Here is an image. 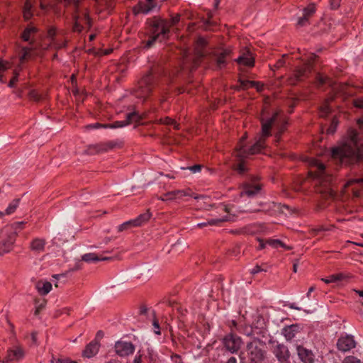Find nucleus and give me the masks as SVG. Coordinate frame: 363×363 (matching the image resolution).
Instances as JSON below:
<instances>
[{
	"mask_svg": "<svg viewBox=\"0 0 363 363\" xmlns=\"http://www.w3.org/2000/svg\"><path fill=\"white\" fill-rule=\"evenodd\" d=\"M235 62L239 65L246 66L248 67H252L255 65V58L250 50L245 51L238 59L235 60Z\"/></svg>",
	"mask_w": 363,
	"mask_h": 363,
	"instance_id": "obj_21",
	"label": "nucleus"
},
{
	"mask_svg": "<svg viewBox=\"0 0 363 363\" xmlns=\"http://www.w3.org/2000/svg\"><path fill=\"white\" fill-rule=\"evenodd\" d=\"M317 56L311 53L308 62L302 66L297 67L291 77H289L288 82L291 85H296L300 82H303L308 79L313 70V62L315 60Z\"/></svg>",
	"mask_w": 363,
	"mask_h": 363,
	"instance_id": "obj_7",
	"label": "nucleus"
},
{
	"mask_svg": "<svg viewBox=\"0 0 363 363\" xmlns=\"http://www.w3.org/2000/svg\"><path fill=\"white\" fill-rule=\"evenodd\" d=\"M262 271L266 272V269H262V268L260 266H259V265H256V266H255V267L252 269L251 273H252V274H257V273H259V272H262Z\"/></svg>",
	"mask_w": 363,
	"mask_h": 363,
	"instance_id": "obj_60",
	"label": "nucleus"
},
{
	"mask_svg": "<svg viewBox=\"0 0 363 363\" xmlns=\"http://www.w3.org/2000/svg\"><path fill=\"white\" fill-rule=\"evenodd\" d=\"M8 62H4V61H2L1 59H0V71L1 70H6L8 69Z\"/></svg>",
	"mask_w": 363,
	"mask_h": 363,
	"instance_id": "obj_62",
	"label": "nucleus"
},
{
	"mask_svg": "<svg viewBox=\"0 0 363 363\" xmlns=\"http://www.w3.org/2000/svg\"><path fill=\"white\" fill-rule=\"evenodd\" d=\"M277 113H275L273 116L266 121H262V137L260 138H264L266 140V138L271 135L270 130L277 120Z\"/></svg>",
	"mask_w": 363,
	"mask_h": 363,
	"instance_id": "obj_22",
	"label": "nucleus"
},
{
	"mask_svg": "<svg viewBox=\"0 0 363 363\" xmlns=\"http://www.w3.org/2000/svg\"><path fill=\"white\" fill-rule=\"evenodd\" d=\"M153 326H154V329H155L154 330L155 333L157 335H160L161 332H160V325L157 320H155L153 321Z\"/></svg>",
	"mask_w": 363,
	"mask_h": 363,
	"instance_id": "obj_58",
	"label": "nucleus"
},
{
	"mask_svg": "<svg viewBox=\"0 0 363 363\" xmlns=\"http://www.w3.org/2000/svg\"><path fill=\"white\" fill-rule=\"evenodd\" d=\"M111 259V257H99L95 253H86L82 257V259L86 262H96L98 261H105Z\"/></svg>",
	"mask_w": 363,
	"mask_h": 363,
	"instance_id": "obj_28",
	"label": "nucleus"
},
{
	"mask_svg": "<svg viewBox=\"0 0 363 363\" xmlns=\"http://www.w3.org/2000/svg\"><path fill=\"white\" fill-rule=\"evenodd\" d=\"M125 125H127V124H126V121L125 120L123 121H115L113 123L106 124V128H118L124 127Z\"/></svg>",
	"mask_w": 363,
	"mask_h": 363,
	"instance_id": "obj_44",
	"label": "nucleus"
},
{
	"mask_svg": "<svg viewBox=\"0 0 363 363\" xmlns=\"http://www.w3.org/2000/svg\"><path fill=\"white\" fill-rule=\"evenodd\" d=\"M300 332V326L297 324L286 326L282 330V334L286 340L290 341L296 337V335Z\"/></svg>",
	"mask_w": 363,
	"mask_h": 363,
	"instance_id": "obj_24",
	"label": "nucleus"
},
{
	"mask_svg": "<svg viewBox=\"0 0 363 363\" xmlns=\"http://www.w3.org/2000/svg\"><path fill=\"white\" fill-rule=\"evenodd\" d=\"M252 327L255 328V333L257 335L264 336L267 332L266 324L264 319L261 315H257L252 323Z\"/></svg>",
	"mask_w": 363,
	"mask_h": 363,
	"instance_id": "obj_23",
	"label": "nucleus"
},
{
	"mask_svg": "<svg viewBox=\"0 0 363 363\" xmlns=\"http://www.w3.org/2000/svg\"><path fill=\"white\" fill-rule=\"evenodd\" d=\"M354 106L357 108H363V99H357L354 101Z\"/></svg>",
	"mask_w": 363,
	"mask_h": 363,
	"instance_id": "obj_59",
	"label": "nucleus"
},
{
	"mask_svg": "<svg viewBox=\"0 0 363 363\" xmlns=\"http://www.w3.org/2000/svg\"><path fill=\"white\" fill-rule=\"evenodd\" d=\"M21 199H13L5 211V213L7 215H11L13 213L17 208V207L19 205Z\"/></svg>",
	"mask_w": 363,
	"mask_h": 363,
	"instance_id": "obj_37",
	"label": "nucleus"
},
{
	"mask_svg": "<svg viewBox=\"0 0 363 363\" xmlns=\"http://www.w3.org/2000/svg\"><path fill=\"white\" fill-rule=\"evenodd\" d=\"M309 176L315 180V191L323 197H334L335 191L333 189V175L329 174L323 163L317 159L312 158L309 162Z\"/></svg>",
	"mask_w": 363,
	"mask_h": 363,
	"instance_id": "obj_2",
	"label": "nucleus"
},
{
	"mask_svg": "<svg viewBox=\"0 0 363 363\" xmlns=\"http://www.w3.org/2000/svg\"><path fill=\"white\" fill-rule=\"evenodd\" d=\"M24 350L21 347L16 346L13 348L9 349L6 356V362L18 361L23 358Z\"/></svg>",
	"mask_w": 363,
	"mask_h": 363,
	"instance_id": "obj_19",
	"label": "nucleus"
},
{
	"mask_svg": "<svg viewBox=\"0 0 363 363\" xmlns=\"http://www.w3.org/2000/svg\"><path fill=\"white\" fill-rule=\"evenodd\" d=\"M132 227H134L133 223H132V220H130L124 222L123 224L120 225L118 227V231L123 232V230H125Z\"/></svg>",
	"mask_w": 363,
	"mask_h": 363,
	"instance_id": "obj_45",
	"label": "nucleus"
},
{
	"mask_svg": "<svg viewBox=\"0 0 363 363\" xmlns=\"http://www.w3.org/2000/svg\"><path fill=\"white\" fill-rule=\"evenodd\" d=\"M36 289L40 295L48 294L52 289V284L49 281H38Z\"/></svg>",
	"mask_w": 363,
	"mask_h": 363,
	"instance_id": "obj_29",
	"label": "nucleus"
},
{
	"mask_svg": "<svg viewBox=\"0 0 363 363\" xmlns=\"http://www.w3.org/2000/svg\"><path fill=\"white\" fill-rule=\"evenodd\" d=\"M56 29L54 27H50L48 30V37L50 39V41L55 40Z\"/></svg>",
	"mask_w": 363,
	"mask_h": 363,
	"instance_id": "obj_53",
	"label": "nucleus"
},
{
	"mask_svg": "<svg viewBox=\"0 0 363 363\" xmlns=\"http://www.w3.org/2000/svg\"><path fill=\"white\" fill-rule=\"evenodd\" d=\"M286 56V55H284L282 58L278 60L276 62V64L274 65V67L276 69H279L281 67H282L284 64H285V60H284V57Z\"/></svg>",
	"mask_w": 363,
	"mask_h": 363,
	"instance_id": "obj_57",
	"label": "nucleus"
},
{
	"mask_svg": "<svg viewBox=\"0 0 363 363\" xmlns=\"http://www.w3.org/2000/svg\"><path fill=\"white\" fill-rule=\"evenodd\" d=\"M242 339L235 334L230 333L223 339L225 348L231 353H236L241 347Z\"/></svg>",
	"mask_w": 363,
	"mask_h": 363,
	"instance_id": "obj_13",
	"label": "nucleus"
},
{
	"mask_svg": "<svg viewBox=\"0 0 363 363\" xmlns=\"http://www.w3.org/2000/svg\"><path fill=\"white\" fill-rule=\"evenodd\" d=\"M99 347V341L98 340H94L86 346L82 352V355L86 358L93 357L98 353Z\"/></svg>",
	"mask_w": 363,
	"mask_h": 363,
	"instance_id": "obj_20",
	"label": "nucleus"
},
{
	"mask_svg": "<svg viewBox=\"0 0 363 363\" xmlns=\"http://www.w3.org/2000/svg\"><path fill=\"white\" fill-rule=\"evenodd\" d=\"M347 277V276L342 273H338L330 275L327 278H323L321 280L324 281L325 284H330V283H335L338 281H341L345 279Z\"/></svg>",
	"mask_w": 363,
	"mask_h": 363,
	"instance_id": "obj_30",
	"label": "nucleus"
},
{
	"mask_svg": "<svg viewBox=\"0 0 363 363\" xmlns=\"http://www.w3.org/2000/svg\"><path fill=\"white\" fill-rule=\"evenodd\" d=\"M28 97L35 102H39L43 99L42 95L39 94L35 90H30L28 93Z\"/></svg>",
	"mask_w": 363,
	"mask_h": 363,
	"instance_id": "obj_40",
	"label": "nucleus"
},
{
	"mask_svg": "<svg viewBox=\"0 0 363 363\" xmlns=\"http://www.w3.org/2000/svg\"><path fill=\"white\" fill-rule=\"evenodd\" d=\"M32 48L29 47H23L21 50V55L20 57L21 61H23L30 57V52L32 50Z\"/></svg>",
	"mask_w": 363,
	"mask_h": 363,
	"instance_id": "obj_41",
	"label": "nucleus"
},
{
	"mask_svg": "<svg viewBox=\"0 0 363 363\" xmlns=\"http://www.w3.org/2000/svg\"><path fill=\"white\" fill-rule=\"evenodd\" d=\"M238 82L240 83L239 86L236 87L237 90L243 89L246 90L252 86H255L256 84H257V82L255 81H250V80H245L242 79H238Z\"/></svg>",
	"mask_w": 363,
	"mask_h": 363,
	"instance_id": "obj_34",
	"label": "nucleus"
},
{
	"mask_svg": "<svg viewBox=\"0 0 363 363\" xmlns=\"http://www.w3.org/2000/svg\"><path fill=\"white\" fill-rule=\"evenodd\" d=\"M32 9L33 5L31 4V1H25V4L23 9V15L26 21H28L33 16V12Z\"/></svg>",
	"mask_w": 363,
	"mask_h": 363,
	"instance_id": "obj_33",
	"label": "nucleus"
},
{
	"mask_svg": "<svg viewBox=\"0 0 363 363\" xmlns=\"http://www.w3.org/2000/svg\"><path fill=\"white\" fill-rule=\"evenodd\" d=\"M330 112V108L327 103L322 106L320 108V116L321 117H326Z\"/></svg>",
	"mask_w": 363,
	"mask_h": 363,
	"instance_id": "obj_46",
	"label": "nucleus"
},
{
	"mask_svg": "<svg viewBox=\"0 0 363 363\" xmlns=\"http://www.w3.org/2000/svg\"><path fill=\"white\" fill-rule=\"evenodd\" d=\"M338 124V121L336 117H334L331 121L330 127L327 129V134H333L336 131Z\"/></svg>",
	"mask_w": 363,
	"mask_h": 363,
	"instance_id": "obj_42",
	"label": "nucleus"
},
{
	"mask_svg": "<svg viewBox=\"0 0 363 363\" xmlns=\"http://www.w3.org/2000/svg\"><path fill=\"white\" fill-rule=\"evenodd\" d=\"M342 363H362L360 359L354 356H348L345 358Z\"/></svg>",
	"mask_w": 363,
	"mask_h": 363,
	"instance_id": "obj_51",
	"label": "nucleus"
},
{
	"mask_svg": "<svg viewBox=\"0 0 363 363\" xmlns=\"http://www.w3.org/2000/svg\"><path fill=\"white\" fill-rule=\"evenodd\" d=\"M46 240L43 238H35L32 240L30 245V248L32 251L36 252H42L45 250Z\"/></svg>",
	"mask_w": 363,
	"mask_h": 363,
	"instance_id": "obj_26",
	"label": "nucleus"
},
{
	"mask_svg": "<svg viewBox=\"0 0 363 363\" xmlns=\"http://www.w3.org/2000/svg\"><path fill=\"white\" fill-rule=\"evenodd\" d=\"M83 28V26H81L78 22L77 21H75L74 26H73V30L74 31H77V32H80L82 31Z\"/></svg>",
	"mask_w": 363,
	"mask_h": 363,
	"instance_id": "obj_61",
	"label": "nucleus"
},
{
	"mask_svg": "<svg viewBox=\"0 0 363 363\" xmlns=\"http://www.w3.org/2000/svg\"><path fill=\"white\" fill-rule=\"evenodd\" d=\"M258 177H253L250 181L245 182L242 185V191L240 193V196H247V197H254L262 190V185L257 182Z\"/></svg>",
	"mask_w": 363,
	"mask_h": 363,
	"instance_id": "obj_12",
	"label": "nucleus"
},
{
	"mask_svg": "<svg viewBox=\"0 0 363 363\" xmlns=\"http://www.w3.org/2000/svg\"><path fill=\"white\" fill-rule=\"evenodd\" d=\"M245 140L246 136H242L235 147V156L239 157L240 160L260 152L265 146L264 138H259L250 147L247 148L245 145Z\"/></svg>",
	"mask_w": 363,
	"mask_h": 363,
	"instance_id": "obj_6",
	"label": "nucleus"
},
{
	"mask_svg": "<svg viewBox=\"0 0 363 363\" xmlns=\"http://www.w3.org/2000/svg\"><path fill=\"white\" fill-rule=\"evenodd\" d=\"M122 146L123 142L119 140H109L91 145L88 147V151L91 154H101L116 148H121Z\"/></svg>",
	"mask_w": 363,
	"mask_h": 363,
	"instance_id": "obj_9",
	"label": "nucleus"
},
{
	"mask_svg": "<svg viewBox=\"0 0 363 363\" xmlns=\"http://www.w3.org/2000/svg\"><path fill=\"white\" fill-rule=\"evenodd\" d=\"M56 363H77L75 361H72L69 359H57L56 361Z\"/></svg>",
	"mask_w": 363,
	"mask_h": 363,
	"instance_id": "obj_64",
	"label": "nucleus"
},
{
	"mask_svg": "<svg viewBox=\"0 0 363 363\" xmlns=\"http://www.w3.org/2000/svg\"><path fill=\"white\" fill-rule=\"evenodd\" d=\"M24 222H16L6 225L0 233V256L11 252L13 247L18 232L23 228Z\"/></svg>",
	"mask_w": 363,
	"mask_h": 363,
	"instance_id": "obj_4",
	"label": "nucleus"
},
{
	"mask_svg": "<svg viewBox=\"0 0 363 363\" xmlns=\"http://www.w3.org/2000/svg\"><path fill=\"white\" fill-rule=\"evenodd\" d=\"M155 86V77L150 71L138 82V88L135 91V96L138 98L145 99L150 95Z\"/></svg>",
	"mask_w": 363,
	"mask_h": 363,
	"instance_id": "obj_8",
	"label": "nucleus"
},
{
	"mask_svg": "<svg viewBox=\"0 0 363 363\" xmlns=\"http://www.w3.org/2000/svg\"><path fill=\"white\" fill-rule=\"evenodd\" d=\"M38 29L35 26L28 25L21 33V38L26 42H29L30 45H33V36L37 33Z\"/></svg>",
	"mask_w": 363,
	"mask_h": 363,
	"instance_id": "obj_25",
	"label": "nucleus"
},
{
	"mask_svg": "<svg viewBox=\"0 0 363 363\" xmlns=\"http://www.w3.org/2000/svg\"><path fill=\"white\" fill-rule=\"evenodd\" d=\"M245 355L247 363H262L266 357L265 343L254 337L247 343Z\"/></svg>",
	"mask_w": 363,
	"mask_h": 363,
	"instance_id": "obj_5",
	"label": "nucleus"
},
{
	"mask_svg": "<svg viewBox=\"0 0 363 363\" xmlns=\"http://www.w3.org/2000/svg\"><path fill=\"white\" fill-rule=\"evenodd\" d=\"M50 46H53L55 49H61L66 46V42H60L57 39L53 40L50 43Z\"/></svg>",
	"mask_w": 363,
	"mask_h": 363,
	"instance_id": "obj_48",
	"label": "nucleus"
},
{
	"mask_svg": "<svg viewBox=\"0 0 363 363\" xmlns=\"http://www.w3.org/2000/svg\"><path fill=\"white\" fill-rule=\"evenodd\" d=\"M315 79L318 86H322L326 82V78L323 77L320 74L318 73Z\"/></svg>",
	"mask_w": 363,
	"mask_h": 363,
	"instance_id": "obj_56",
	"label": "nucleus"
},
{
	"mask_svg": "<svg viewBox=\"0 0 363 363\" xmlns=\"http://www.w3.org/2000/svg\"><path fill=\"white\" fill-rule=\"evenodd\" d=\"M362 143L359 134L355 130H350L345 141L331 150L332 157L342 164H353L363 162Z\"/></svg>",
	"mask_w": 363,
	"mask_h": 363,
	"instance_id": "obj_1",
	"label": "nucleus"
},
{
	"mask_svg": "<svg viewBox=\"0 0 363 363\" xmlns=\"http://www.w3.org/2000/svg\"><path fill=\"white\" fill-rule=\"evenodd\" d=\"M142 117L139 115L138 112L133 111L131 113H129L126 115V124L129 125L131 123L135 122H140L142 120Z\"/></svg>",
	"mask_w": 363,
	"mask_h": 363,
	"instance_id": "obj_36",
	"label": "nucleus"
},
{
	"mask_svg": "<svg viewBox=\"0 0 363 363\" xmlns=\"http://www.w3.org/2000/svg\"><path fill=\"white\" fill-rule=\"evenodd\" d=\"M180 14L177 13L174 16H171V18L169 21L172 26H175L180 21Z\"/></svg>",
	"mask_w": 363,
	"mask_h": 363,
	"instance_id": "obj_52",
	"label": "nucleus"
},
{
	"mask_svg": "<svg viewBox=\"0 0 363 363\" xmlns=\"http://www.w3.org/2000/svg\"><path fill=\"white\" fill-rule=\"evenodd\" d=\"M273 354L280 363H290V352L284 344L277 343L273 346Z\"/></svg>",
	"mask_w": 363,
	"mask_h": 363,
	"instance_id": "obj_17",
	"label": "nucleus"
},
{
	"mask_svg": "<svg viewBox=\"0 0 363 363\" xmlns=\"http://www.w3.org/2000/svg\"><path fill=\"white\" fill-rule=\"evenodd\" d=\"M160 123L161 124H164L167 125H174V128L177 130L179 129V124H178L174 119L169 118V117H165L164 118L160 119Z\"/></svg>",
	"mask_w": 363,
	"mask_h": 363,
	"instance_id": "obj_38",
	"label": "nucleus"
},
{
	"mask_svg": "<svg viewBox=\"0 0 363 363\" xmlns=\"http://www.w3.org/2000/svg\"><path fill=\"white\" fill-rule=\"evenodd\" d=\"M206 45L207 42L204 38H198L195 48L196 57L194 60L193 68L197 67L205 58L214 63L215 69L225 68L228 65V60L230 56L231 50L228 48H218L207 56L205 50Z\"/></svg>",
	"mask_w": 363,
	"mask_h": 363,
	"instance_id": "obj_3",
	"label": "nucleus"
},
{
	"mask_svg": "<svg viewBox=\"0 0 363 363\" xmlns=\"http://www.w3.org/2000/svg\"><path fill=\"white\" fill-rule=\"evenodd\" d=\"M244 333L247 336L257 335L256 333H255V328L252 327V325L245 327L244 330Z\"/></svg>",
	"mask_w": 363,
	"mask_h": 363,
	"instance_id": "obj_54",
	"label": "nucleus"
},
{
	"mask_svg": "<svg viewBox=\"0 0 363 363\" xmlns=\"http://www.w3.org/2000/svg\"><path fill=\"white\" fill-rule=\"evenodd\" d=\"M298 358L303 363H314L315 355L313 352L302 345L296 347Z\"/></svg>",
	"mask_w": 363,
	"mask_h": 363,
	"instance_id": "obj_18",
	"label": "nucleus"
},
{
	"mask_svg": "<svg viewBox=\"0 0 363 363\" xmlns=\"http://www.w3.org/2000/svg\"><path fill=\"white\" fill-rule=\"evenodd\" d=\"M172 359L175 362V363H183L181 356L177 354H174L172 357Z\"/></svg>",
	"mask_w": 363,
	"mask_h": 363,
	"instance_id": "obj_63",
	"label": "nucleus"
},
{
	"mask_svg": "<svg viewBox=\"0 0 363 363\" xmlns=\"http://www.w3.org/2000/svg\"><path fill=\"white\" fill-rule=\"evenodd\" d=\"M160 9L157 1H138L133 8V12L135 15L139 13L147 14L151 12L157 11Z\"/></svg>",
	"mask_w": 363,
	"mask_h": 363,
	"instance_id": "obj_14",
	"label": "nucleus"
},
{
	"mask_svg": "<svg viewBox=\"0 0 363 363\" xmlns=\"http://www.w3.org/2000/svg\"><path fill=\"white\" fill-rule=\"evenodd\" d=\"M301 16H298L296 27H304L310 24V19L314 16L316 11V4L310 3L300 9Z\"/></svg>",
	"mask_w": 363,
	"mask_h": 363,
	"instance_id": "obj_11",
	"label": "nucleus"
},
{
	"mask_svg": "<svg viewBox=\"0 0 363 363\" xmlns=\"http://www.w3.org/2000/svg\"><path fill=\"white\" fill-rule=\"evenodd\" d=\"M159 38L160 34H153V35L147 40L145 48H150Z\"/></svg>",
	"mask_w": 363,
	"mask_h": 363,
	"instance_id": "obj_47",
	"label": "nucleus"
},
{
	"mask_svg": "<svg viewBox=\"0 0 363 363\" xmlns=\"http://www.w3.org/2000/svg\"><path fill=\"white\" fill-rule=\"evenodd\" d=\"M240 162L237 164H235L233 168L235 171H237L240 174H243L246 172L247 168L245 166L244 162H242L243 160H240L239 157H237Z\"/></svg>",
	"mask_w": 363,
	"mask_h": 363,
	"instance_id": "obj_39",
	"label": "nucleus"
},
{
	"mask_svg": "<svg viewBox=\"0 0 363 363\" xmlns=\"http://www.w3.org/2000/svg\"><path fill=\"white\" fill-rule=\"evenodd\" d=\"M337 348L341 352H347L356 347V342L354 336L352 335L345 334L341 335L336 344Z\"/></svg>",
	"mask_w": 363,
	"mask_h": 363,
	"instance_id": "obj_16",
	"label": "nucleus"
},
{
	"mask_svg": "<svg viewBox=\"0 0 363 363\" xmlns=\"http://www.w3.org/2000/svg\"><path fill=\"white\" fill-rule=\"evenodd\" d=\"M18 75H19V72L18 71L15 70L14 72H13V77L11 78V79L9 82L8 86L9 87H11V88L14 87L16 83L18 81Z\"/></svg>",
	"mask_w": 363,
	"mask_h": 363,
	"instance_id": "obj_49",
	"label": "nucleus"
},
{
	"mask_svg": "<svg viewBox=\"0 0 363 363\" xmlns=\"http://www.w3.org/2000/svg\"><path fill=\"white\" fill-rule=\"evenodd\" d=\"M106 124L95 123L89 124V125H86V128H88V129H97V128H106Z\"/></svg>",
	"mask_w": 363,
	"mask_h": 363,
	"instance_id": "obj_55",
	"label": "nucleus"
},
{
	"mask_svg": "<svg viewBox=\"0 0 363 363\" xmlns=\"http://www.w3.org/2000/svg\"><path fill=\"white\" fill-rule=\"evenodd\" d=\"M152 216V213L149 210H147L145 213L139 215L136 218L132 220L133 226L139 227L147 223Z\"/></svg>",
	"mask_w": 363,
	"mask_h": 363,
	"instance_id": "obj_27",
	"label": "nucleus"
},
{
	"mask_svg": "<svg viewBox=\"0 0 363 363\" xmlns=\"http://www.w3.org/2000/svg\"><path fill=\"white\" fill-rule=\"evenodd\" d=\"M165 19L154 17L151 21V32L152 34H157L161 26L164 23Z\"/></svg>",
	"mask_w": 363,
	"mask_h": 363,
	"instance_id": "obj_31",
	"label": "nucleus"
},
{
	"mask_svg": "<svg viewBox=\"0 0 363 363\" xmlns=\"http://www.w3.org/2000/svg\"><path fill=\"white\" fill-rule=\"evenodd\" d=\"M184 196H189L192 197L196 200L204 198L205 196L203 195H199L196 193L193 192L191 189H185L182 190H174L172 191H169L166 194H164L163 196H161L158 197L157 199L159 200L163 201H173L177 199H182Z\"/></svg>",
	"mask_w": 363,
	"mask_h": 363,
	"instance_id": "obj_10",
	"label": "nucleus"
},
{
	"mask_svg": "<svg viewBox=\"0 0 363 363\" xmlns=\"http://www.w3.org/2000/svg\"><path fill=\"white\" fill-rule=\"evenodd\" d=\"M172 25L169 21L167 19L164 20V23L160 28V32H158L157 34H160V38L162 37V39H166L168 37V35L170 32V28Z\"/></svg>",
	"mask_w": 363,
	"mask_h": 363,
	"instance_id": "obj_32",
	"label": "nucleus"
},
{
	"mask_svg": "<svg viewBox=\"0 0 363 363\" xmlns=\"http://www.w3.org/2000/svg\"><path fill=\"white\" fill-rule=\"evenodd\" d=\"M266 243L274 248L285 247V245L279 240L269 239L266 241Z\"/></svg>",
	"mask_w": 363,
	"mask_h": 363,
	"instance_id": "obj_43",
	"label": "nucleus"
},
{
	"mask_svg": "<svg viewBox=\"0 0 363 363\" xmlns=\"http://www.w3.org/2000/svg\"><path fill=\"white\" fill-rule=\"evenodd\" d=\"M114 350L118 356L125 357L134 353L135 347L131 342L118 340L115 342Z\"/></svg>",
	"mask_w": 363,
	"mask_h": 363,
	"instance_id": "obj_15",
	"label": "nucleus"
},
{
	"mask_svg": "<svg viewBox=\"0 0 363 363\" xmlns=\"http://www.w3.org/2000/svg\"><path fill=\"white\" fill-rule=\"evenodd\" d=\"M227 220V218L210 219L207 222L200 223L197 224V226L200 228L208 226V225H217L220 223Z\"/></svg>",
	"mask_w": 363,
	"mask_h": 363,
	"instance_id": "obj_35",
	"label": "nucleus"
},
{
	"mask_svg": "<svg viewBox=\"0 0 363 363\" xmlns=\"http://www.w3.org/2000/svg\"><path fill=\"white\" fill-rule=\"evenodd\" d=\"M203 166L201 164H195L191 167H188L186 168L182 167V169H189L192 173H197L201 172Z\"/></svg>",
	"mask_w": 363,
	"mask_h": 363,
	"instance_id": "obj_50",
	"label": "nucleus"
}]
</instances>
